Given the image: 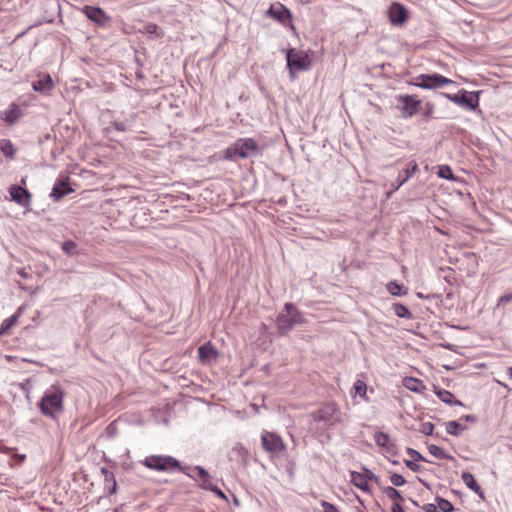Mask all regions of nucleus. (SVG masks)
Segmentation results:
<instances>
[{"mask_svg": "<svg viewBox=\"0 0 512 512\" xmlns=\"http://www.w3.org/2000/svg\"><path fill=\"white\" fill-rule=\"evenodd\" d=\"M64 398V390L59 385H53L45 391L38 403V407L44 416L55 419L57 414L62 413L64 410Z\"/></svg>", "mask_w": 512, "mask_h": 512, "instance_id": "1", "label": "nucleus"}, {"mask_svg": "<svg viewBox=\"0 0 512 512\" xmlns=\"http://www.w3.org/2000/svg\"><path fill=\"white\" fill-rule=\"evenodd\" d=\"M262 149L257 142L250 137L239 138L224 150L223 159L236 161L238 158L247 159L253 156H261Z\"/></svg>", "mask_w": 512, "mask_h": 512, "instance_id": "2", "label": "nucleus"}, {"mask_svg": "<svg viewBox=\"0 0 512 512\" xmlns=\"http://www.w3.org/2000/svg\"><path fill=\"white\" fill-rule=\"evenodd\" d=\"M303 314L292 303L284 305V311L276 318V325L281 335L288 333L294 326L304 324Z\"/></svg>", "mask_w": 512, "mask_h": 512, "instance_id": "3", "label": "nucleus"}, {"mask_svg": "<svg viewBox=\"0 0 512 512\" xmlns=\"http://www.w3.org/2000/svg\"><path fill=\"white\" fill-rule=\"evenodd\" d=\"M142 463L151 470L164 472L179 469L187 476L194 477L186 471L187 469H191L189 466H181L180 462L172 456L150 455L147 456Z\"/></svg>", "mask_w": 512, "mask_h": 512, "instance_id": "4", "label": "nucleus"}, {"mask_svg": "<svg viewBox=\"0 0 512 512\" xmlns=\"http://www.w3.org/2000/svg\"><path fill=\"white\" fill-rule=\"evenodd\" d=\"M286 61L289 69V75L292 80L295 79L296 72L307 71L311 67V60L308 54L295 48H291L286 51Z\"/></svg>", "mask_w": 512, "mask_h": 512, "instance_id": "5", "label": "nucleus"}, {"mask_svg": "<svg viewBox=\"0 0 512 512\" xmlns=\"http://www.w3.org/2000/svg\"><path fill=\"white\" fill-rule=\"evenodd\" d=\"M481 91L468 92L461 89L458 94L441 93V96L445 97L449 101L465 107L469 110H475L479 106V96Z\"/></svg>", "mask_w": 512, "mask_h": 512, "instance_id": "6", "label": "nucleus"}, {"mask_svg": "<svg viewBox=\"0 0 512 512\" xmlns=\"http://www.w3.org/2000/svg\"><path fill=\"white\" fill-rule=\"evenodd\" d=\"M315 422H323L327 426H333L340 422L341 412L333 402L323 405L320 409L312 413Z\"/></svg>", "mask_w": 512, "mask_h": 512, "instance_id": "7", "label": "nucleus"}, {"mask_svg": "<svg viewBox=\"0 0 512 512\" xmlns=\"http://www.w3.org/2000/svg\"><path fill=\"white\" fill-rule=\"evenodd\" d=\"M451 84H455V82L437 73L421 74L416 77V82L414 83L416 87L426 90L441 88Z\"/></svg>", "mask_w": 512, "mask_h": 512, "instance_id": "8", "label": "nucleus"}, {"mask_svg": "<svg viewBox=\"0 0 512 512\" xmlns=\"http://www.w3.org/2000/svg\"><path fill=\"white\" fill-rule=\"evenodd\" d=\"M396 100L398 102L396 108L401 112L403 118H411L420 110L421 101L413 95H398Z\"/></svg>", "mask_w": 512, "mask_h": 512, "instance_id": "9", "label": "nucleus"}, {"mask_svg": "<svg viewBox=\"0 0 512 512\" xmlns=\"http://www.w3.org/2000/svg\"><path fill=\"white\" fill-rule=\"evenodd\" d=\"M267 15L282 25L288 24L292 30H295V26L292 23V14L283 4L279 2L272 4L267 10Z\"/></svg>", "mask_w": 512, "mask_h": 512, "instance_id": "10", "label": "nucleus"}, {"mask_svg": "<svg viewBox=\"0 0 512 512\" xmlns=\"http://www.w3.org/2000/svg\"><path fill=\"white\" fill-rule=\"evenodd\" d=\"M262 446L271 454H278L285 450V444L280 436L272 432H265L261 437Z\"/></svg>", "mask_w": 512, "mask_h": 512, "instance_id": "11", "label": "nucleus"}, {"mask_svg": "<svg viewBox=\"0 0 512 512\" xmlns=\"http://www.w3.org/2000/svg\"><path fill=\"white\" fill-rule=\"evenodd\" d=\"M83 12L90 21L99 27H107L111 22L110 16H108L100 7L85 6L83 8Z\"/></svg>", "mask_w": 512, "mask_h": 512, "instance_id": "12", "label": "nucleus"}, {"mask_svg": "<svg viewBox=\"0 0 512 512\" xmlns=\"http://www.w3.org/2000/svg\"><path fill=\"white\" fill-rule=\"evenodd\" d=\"M9 194L11 196V200L19 206L30 209L32 195L28 189L14 184L9 187Z\"/></svg>", "mask_w": 512, "mask_h": 512, "instance_id": "13", "label": "nucleus"}, {"mask_svg": "<svg viewBox=\"0 0 512 512\" xmlns=\"http://www.w3.org/2000/svg\"><path fill=\"white\" fill-rule=\"evenodd\" d=\"M388 17L392 25L401 26L407 21L409 13L403 4L393 2L388 9Z\"/></svg>", "mask_w": 512, "mask_h": 512, "instance_id": "14", "label": "nucleus"}, {"mask_svg": "<svg viewBox=\"0 0 512 512\" xmlns=\"http://www.w3.org/2000/svg\"><path fill=\"white\" fill-rule=\"evenodd\" d=\"M418 171H419V167L415 161L408 162L406 168H404L402 171L399 172V174L395 180V183L391 184L392 189H391V192L388 193V195L397 191Z\"/></svg>", "mask_w": 512, "mask_h": 512, "instance_id": "15", "label": "nucleus"}, {"mask_svg": "<svg viewBox=\"0 0 512 512\" xmlns=\"http://www.w3.org/2000/svg\"><path fill=\"white\" fill-rule=\"evenodd\" d=\"M73 192V189L69 186V177L58 178L52 188L50 196L55 200L59 201L64 196Z\"/></svg>", "mask_w": 512, "mask_h": 512, "instance_id": "16", "label": "nucleus"}, {"mask_svg": "<svg viewBox=\"0 0 512 512\" xmlns=\"http://www.w3.org/2000/svg\"><path fill=\"white\" fill-rule=\"evenodd\" d=\"M53 87L54 83L49 74H44L42 78L32 83L33 90L42 94H48Z\"/></svg>", "mask_w": 512, "mask_h": 512, "instance_id": "17", "label": "nucleus"}, {"mask_svg": "<svg viewBox=\"0 0 512 512\" xmlns=\"http://www.w3.org/2000/svg\"><path fill=\"white\" fill-rule=\"evenodd\" d=\"M376 444L384 448L388 453L396 454V444L390 439V436L384 432H377L374 436Z\"/></svg>", "mask_w": 512, "mask_h": 512, "instance_id": "18", "label": "nucleus"}, {"mask_svg": "<svg viewBox=\"0 0 512 512\" xmlns=\"http://www.w3.org/2000/svg\"><path fill=\"white\" fill-rule=\"evenodd\" d=\"M101 474L104 477V489L109 495L115 494L117 490V483L115 475L106 467L101 468Z\"/></svg>", "mask_w": 512, "mask_h": 512, "instance_id": "19", "label": "nucleus"}, {"mask_svg": "<svg viewBox=\"0 0 512 512\" xmlns=\"http://www.w3.org/2000/svg\"><path fill=\"white\" fill-rule=\"evenodd\" d=\"M464 484L474 491L479 497L484 498V491L481 486L475 480V477L470 472H463L461 475Z\"/></svg>", "mask_w": 512, "mask_h": 512, "instance_id": "20", "label": "nucleus"}, {"mask_svg": "<svg viewBox=\"0 0 512 512\" xmlns=\"http://www.w3.org/2000/svg\"><path fill=\"white\" fill-rule=\"evenodd\" d=\"M437 397L444 403L450 405V406H453V405H457V406H463L464 404L460 401V400H457L455 399V396L453 395V393H451L450 391L448 390H445V389H437L435 391Z\"/></svg>", "mask_w": 512, "mask_h": 512, "instance_id": "21", "label": "nucleus"}, {"mask_svg": "<svg viewBox=\"0 0 512 512\" xmlns=\"http://www.w3.org/2000/svg\"><path fill=\"white\" fill-rule=\"evenodd\" d=\"M351 483L357 488L361 489L364 492H370V485L366 479L362 476L360 472L351 471L350 472Z\"/></svg>", "mask_w": 512, "mask_h": 512, "instance_id": "22", "label": "nucleus"}, {"mask_svg": "<svg viewBox=\"0 0 512 512\" xmlns=\"http://www.w3.org/2000/svg\"><path fill=\"white\" fill-rule=\"evenodd\" d=\"M193 471H197V477L200 478L202 480V483H201V487L203 489H207V490H212L213 487L215 486L214 484H212L211 480H210V475L208 473L207 470H205L203 467L201 466H195L193 469Z\"/></svg>", "mask_w": 512, "mask_h": 512, "instance_id": "23", "label": "nucleus"}, {"mask_svg": "<svg viewBox=\"0 0 512 512\" xmlns=\"http://www.w3.org/2000/svg\"><path fill=\"white\" fill-rule=\"evenodd\" d=\"M4 115V120L8 124L13 125L19 120L21 116V110L18 105L13 103L10 105L9 109L4 113Z\"/></svg>", "mask_w": 512, "mask_h": 512, "instance_id": "24", "label": "nucleus"}, {"mask_svg": "<svg viewBox=\"0 0 512 512\" xmlns=\"http://www.w3.org/2000/svg\"><path fill=\"white\" fill-rule=\"evenodd\" d=\"M217 354L218 353L216 349L210 343H206L200 346L198 349V357L200 361H205L211 357H216Z\"/></svg>", "mask_w": 512, "mask_h": 512, "instance_id": "25", "label": "nucleus"}, {"mask_svg": "<svg viewBox=\"0 0 512 512\" xmlns=\"http://www.w3.org/2000/svg\"><path fill=\"white\" fill-rule=\"evenodd\" d=\"M0 150L9 159H14L16 149L9 139H0Z\"/></svg>", "mask_w": 512, "mask_h": 512, "instance_id": "26", "label": "nucleus"}, {"mask_svg": "<svg viewBox=\"0 0 512 512\" xmlns=\"http://www.w3.org/2000/svg\"><path fill=\"white\" fill-rule=\"evenodd\" d=\"M428 451L438 459H447L456 462V459L452 455L447 454L442 448L435 444L428 445Z\"/></svg>", "mask_w": 512, "mask_h": 512, "instance_id": "27", "label": "nucleus"}, {"mask_svg": "<svg viewBox=\"0 0 512 512\" xmlns=\"http://www.w3.org/2000/svg\"><path fill=\"white\" fill-rule=\"evenodd\" d=\"M382 492L392 501L400 502L404 500V497L402 496L401 492L397 490L395 487L392 486H385L382 487Z\"/></svg>", "mask_w": 512, "mask_h": 512, "instance_id": "28", "label": "nucleus"}, {"mask_svg": "<svg viewBox=\"0 0 512 512\" xmlns=\"http://www.w3.org/2000/svg\"><path fill=\"white\" fill-rule=\"evenodd\" d=\"M386 288L387 291L393 296H402L407 294V288H404L397 281H390Z\"/></svg>", "mask_w": 512, "mask_h": 512, "instance_id": "29", "label": "nucleus"}, {"mask_svg": "<svg viewBox=\"0 0 512 512\" xmlns=\"http://www.w3.org/2000/svg\"><path fill=\"white\" fill-rule=\"evenodd\" d=\"M17 321V314H14L11 317L5 319L0 325V336L8 334L10 329L17 323Z\"/></svg>", "mask_w": 512, "mask_h": 512, "instance_id": "30", "label": "nucleus"}, {"mask_svg": "<svg viewBox=\"0 0 512 512\" xmlns=\"http://www.w3.org/2000/svg\"><path fill=\"white\" fill-rule=\"evenodd\" d=\"M466 429L465 426L461 425L458 421H449L446 424V431L452 436L461 435L462 431Z\"/></svg>", "mask_w": 512, "mask_h": 512, "instance_id": "31", "label": "nucleus"}, {"mask_svg": "<svg viewBox=\"0 0 512 512\" xmlns=\"http://www.w3.org/2000/svg\"><path fill=\"white\" fill-rule=\"evenodd\" d=\"M393 311L399 318L411 319L413 317L410 310L401 303L393 304Z\"/></svg>", "mask_w": 512, "mask_h": 512, "instance_id": "32", "label": "nucleus"}, {"mask_svg": "<svg viewBox=\"0 0 512 512\" xmlns=\"http://www.w3.org/2000/svg\"><path fill=\"white\" fill-rule=\"evenodd\" d=\"M436 502H437L438 509H440L441 511H443V512H453L454 511V506L450 501H448L442 497H436Z\"/></svg>", "mask_w": 512, "mask_h": 512, "instance_id": "33", "label": "nucleus"}, {"mask_svg": "<svg viewBox=\"0 0 512 512\" xmlns=\"http://www.w3.org/2000/svg\"><path fill=\"white\" fill-rule=\"evenodd\" d=\"M62 250L69 256H74L78 253L77 244L72 240L64 241L62 244Z\"/></svg>", "mask_w": 512, "mask_h": 512, "instance_id": "34", "label": "nucleus"}, {"mask_svg": "<svg viewBox=\"0 0 512 512\" xmlns=\"http://www.w3.org/2000/svg\"><path fill=\"white\" fill-rule=\"evenodd\" d=\"M143 32L147 34H154L157 38L164 35V32L160 31L159 26L155 23H147L143 28Z\"/></svg>", "mask_w": 512, "mask_h": 512, "instance_id": "35", "label": "nucleus"}, {"mask_svg": "<svg viewBox=\"0 0 512 512\" xmlns=\"http://www.w3.org/2000/svg\"><path fill=\"white\" fill-rule=\"evenodd\" d=\"M353 389L355 391V395H359L361 398L366 397L367 385L364 381L357 380L353 385Z\"/></svg>", "mask_w": 512, "mask_h": 512, "instance_id": "36", "label": "nucleus"}, {"mask_svg": "<svg viewBox=\"0 0 512 512\" xmlns=\"http://www.w3.org/2000/svg\"><path fill=\"white\" fill-rule=\"evenodd\" d=\"M404 385L406 388H408L410 391L417 392L419 390V385H422V381L418 380L416 378H406L404 380Z\"/></svg>", "mask_w": 512, "mask_h": 512, "instance_id": "37", "label": "nucleus"}, {"mask_svg": "<svg viewBox=\"0 0 512 512\" xmlns=\"http://www.w3.org/2000/svg\"><path fill=\"white\" fill-rule=\"evenodd\" d=\"M438 176L447 180L453 179V172L449 166L443 165L439 168Z\"/></svg>", "mask_w": 512, "mask_h": 512, "instance_id": "38", "label": "nucleus"}, {"mask_svg": "<svg viewBox=\"0 0 512 512\" xmlns=\"http://www.w3.org/2000/svg\"><path fill=\"white\" fill-rule=\"evenodd\" d=\"M419 432L424 435H433L434 425L431 422H423L420 425Z\"/></svg>", "mask_w": 512, "mask_h": 512, "instance_id": "39", "label": "nucleus"}, {"mask_svg": "<svg viewBox=\"0 0 512 512\" xmlns=\"http://www.w3.org/2000/svg\"><path fill=\"white\" fill-rule=\"evenodd\" d=\"M390 482L393 486L400 487L406 483V480L402 475H400L398 473H393L390 476Z\"/></svg>", "mask_w": 512, "mask_h": 512, "instance_id": "40", "label": "nucleus"}, {"mask_svg": "<svg viewBox=\"0 0 512 512\" xmlns=\"http://www.w3.org/2000/svg\"><path fill=\"white\" fill-rule=\"evenodd\" d=\"M406 453L414 460V461H427L420 452L413 448H406Z\"/></svg>", "mask_w": 512, "mask_h": 512, "instance_id": "41", "label": "nucleus"}, {"mask_svg": "<svg viewBox=\"0 0 512 512\" xmlns=\"http://www.w3.org/2000/svg\"><path fill=\"white\" fill-rule=\"evenodd\" d=\"M414 460H404L405 465L412 470L413 472H420L422 467L421 465L416 463Z\"/></svg>", "mask_w": 512, "mask_h": 512, "instance_id": "42", "label": "nucleus"}, {"mask_svg": "<svg viewBox=\"0 0 512 512\" xmlns=\"http://www.w3.org/2000/svg\"><path fill=\"white\" fill-rule=\"evenodd\" d=\"M321 506H322L324 512H339L337 507L330 502L322 501Z\"/></svg>", "mask_w": 512, "mask_h": 512, "instance_id": "43", "label": "nucleus"}, {"mask_svg": "<svg viewBox=\"0 0 512 512\" xmlns=\"http://www.w3.org/2000/svg\"><path fill=\"white\" fill-rule=\"evenodd\" d=\"M361 474L364 477V479H366V481L368 482L371 481L372 479H376V475L370 469L363 468V473Z\"/></svg>", "mask_w": 512, "mask_h": 512, "instance_id": "44", "label": "nucleus"}, {"mask_svg": "<svg viewBox=\"0 0 512 512\" xmlns=\"http://www.w3.org/2000/svg\"><path fill=\"white\" fill-rule=\"evenodd\" d=\"M211 491L215 495H217L219 498L227 500V497H226L225 493L221 489H219L216 485L213 487V489Z\"/></svg>", "mask_w": 512, "mask_h": 512, "instance_id": "45", "label": "nucleus"}, {"mask_svg": "<svg viewBox=\"0 0 512 512\" xmlns=\"http://www.w3.org/2000/svg\"><path fill=\"white\" fill-rule=\"evenodd\" d=\"M423 510L425 512H437L438 511V507L435 504L429 503V504H425L423 506Z\"/></svg>", "mask_w": 512, "mask_h": 512, "instance_id": "46", "label": "nucleus"}, {"mask_svg": "<svg viewBox=\"0 0 512 512\" xmlns=\"http://www.w3.org/2000/svg\"><path fill=\"white\" fill-rule=\"evenodd\" d=\"M460 420L475 423L477 421V417L475 415H464L460 418Z\"/></svg>", "mask_w": 512, "mask_h": 512, "instance_id": "47", "label": "nucleus"}, {"mask_svg": "<svg viewBox=\"0 0 512 512\" xmlns=\"http://www.w3.org/2000/svg\"><path fill=\"white\" fill-rule=\"evenodd\" d=\"M433 109H434L433 104L427 103L426 110L424 112V116L430 117L432 115Z\"/></svg>", "mask_w": 512, "mask_h": 512, "instance_id": "48", "label": "nucleus"}, {"mask_svg": "<svg viewBox=\"0 0 512 512\" xmlns=\"http://www.w3.org/2000/svg\"><path fill=\"white\" fill-rule=\"evenodd\" d=\"M391 511L392 512H405L403 507L400 505L399 502H395L393 505H392V508H391Z\"/></svg>", "mask_w": 512, "mask_h": 512, "instance_id": "49", "label": "nucleus"}, {"mask_svg": "<svg viewBox=\"0 0 512 512\" xmlns=\"http://www.w3.org/2000/svg\"><path fill=\"white\" fill-rule=\"evenodd\" d=\"M511 300H512V293L502 295L499 299V302L506 303V302H510Z\"/></svg>", "mask_w": 512, "mask_h": 512, "instance_id": "50", "label": "nucleus"}, {"mask_svg": "<svg viewBox=\"0 0 512 512\" xmlns=\"http://www.w3.org/2000/svg\"><path fill=\"white\" fill-rule=\"evenodd\" d=\"M114 127L118 131H125L126 130V125L124 123H122V122H115L114 123Z\"/></svg>", "mask_w": 512, "mask_h": 512, "instance_id": "51", "label": "nucleus"}, {"mask_svg": "<svg viewBox=\"0 0 512 512\" xmlns=\"http://www.w3.org/2000/svg\"><path fill=\"white\" fill-rule=\"evenodd\" d=\"M371 481H374L381 489H382V483L380 478L376 475V479H372Z\"/></svg>", "mask_w": 512, "mask_h": 512, "instance_id": "52", "label": "nucleus"}, {"mask_svg": "<svg viewBox=\"0 0 512 512\" xmlns=\"http://www.w3.org/2000/svg\"><path fill=\"white\" fill-rule=\"evenodd\" d=\"M191 469H187L186 471L189 472L190 474H192L194 477H192L193 479H196V476H197V471H193L192 469L194 467H190Z\"/></svg>", "mask_w": 512, "mask_h": 512, "instance_id": "53", "label": "nucleus"}, {"mask_svg": "<svg viewBox=\"0 0 512 512\" xmlns=\"http://www.w3.org/2000/svg\"><path fill=\"white\" fill-rule=\"evenodd\" d=\"M19 274H20V276H22L24 278L27 277V273L24 270L19 271Z\"/></svg>", "mask_w": 512, "mask_h": 512, "instance_id": "54", "label": "nucleus"}, {"mask_svg": "<svg viewBox=\"0 0 512 512\" xmlns=\"http://www.w3.org/2000/svg\"><path fill=\"white\" fill-rule=\"evenodd\" d=\"M410 501H411V503H412L414 506H416V507H418V506H419L417 501H415V500H413V499H410Z\"/></svg>", "mask_w": 512, "mask_h": 512, "instance_id": "55", "label": "nucleus"}, {"mask_svg": "<svg viewBox=\"0 0 512 512\" xmlns=\"http://www.w3.org/2000/svg\"><path fill=\"white\" fill-rule=\"evenodd\" d=\"M508 375L510 376V378H512V367L508 369Z\"/></svg>", "mask_w": 512, "mask_h": 512, "instance_id": "56", "label": "nucleus"}, {"mask_svg": "<svg viewBox=\"0 0 512 512\" xmlns=\"http://www.w3.org/2000/svg\"><path fill=\"white\" fill-rule=\"evenodd\" d=\"M390 462L394 465L398 464L399 462L397 460H390Z\"/></svg>", "mask_w": 512, "mask_h": 512, "instance_id": "57", "label": "nucleus"}, {"mask_svg": "<svg viewBox=\"0 0 512 512\" xmlns=\"http://www.w3.org/2000/svg\"><path fill=\"white\" fill-rule=\"evenodd\" d=\"M419 482H422L423 485H426V482L422 481V479H419Z\"/></svg>", "mask_w": 512, "mask_h": 512, "instance_id": "58", "label": "nucleus"}, {"mask_svg": "<svg viewBox=\"0 0 512 512\" xmlns=\"http://www.w3.org/2000/svg\"><path fill=\"white\" fill-rule=\"evenodd\" d=\"M419 482H422L423 485H426V482L422 481V479H419Z\"/></svg>", "mask_w": 512, "mask_h": 512, "instance_id": "59", "label": "nucleus"}, {"mask_svg": "<svg viewBox=\"0 0 512 512\" xmlns=\"http://www.w3.org/2000/svg\"><path fill=\"white\" fill-rule=\"evenodd\" d=\"M419 482H422L423 485H426V482L422 481V479H419Z\"/></svg>", "mask_w": 512, "mask_h": 512, "instance_id": "60", "label": "nucleus"}, {"mask_svg": "<svg viewBox=\"0 0 512 512\" xmlns=\"http://www.w3.org/2000/svg\"><path fill=\"white\" fill-rule=\"evenodd\" d=\"M114 512H118V510H117V509H115V510H114Z\"/></svg>", "mask_w": 512, "mask_h": 512, "instance_id": "61", "label": "nucleus"}]
</instances>
